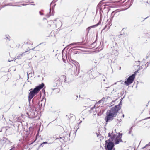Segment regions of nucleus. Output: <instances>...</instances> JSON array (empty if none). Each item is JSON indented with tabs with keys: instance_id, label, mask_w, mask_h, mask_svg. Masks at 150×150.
Returning <instances> with one entry per match:
<instances>
[{
	"instance_id": "1",
	"label": "nucleus",
	"mask_w": 150,
	"mask_h": 150,
	"mask_svg": "<svg viewBox=\"0 0 150 150\" xmlns=\"http://www.w3.org/2000/svg\"><path fill=\"white\" fill-rule=\"evenodd\" d=\"M122 104H119L118 105L112 107L110 110L107 111V116L105 118L106 122L112 120L114 117L116 116L118 111L121 108L120 105Z\"/></svg>"
},
{
	"instance_id": "2",
	"label": "nucleus",
	"mask_w": 150,
	"mask_h": 150,
	"mask_svg": "<svg viewBox=\"0 0 150 150\" xmlns=\"http://www.w3.org/2000/svg\"><path fill=\"white\" fill-rule=\"evenodd\" d=\"M33 104H29V106L30 107L29 112L27 113L28 117L30 118H34L38 117L39 118V117L37 112L36 109L35 107V105H33Z\"/></svg>"
},
{
	"instance_id": "3",
	"label": "nucleus",
	"mask_w": 150,
	"mask_h": 150,
	"mask_svg": "<svg viewBox=\"0 0 150 150\" xmlns=\"http://www.w3.org/2000/svg\"><path fill=\"white\" fill-rule=\"evenodd\" d=\"M45 86L43 83L39 84L38 86H36L33 89H31L29 90L30 91L29 93L28 96L30 99H32L33 97L37 94L39 91L42 89Z\"/></svg>"
},
{
	"instance_id": "4",
	"label": "nucleus",
	"mask_w": 150,
	"mask_h": 150,
	"mask_svg": "<svg viewBox=\"0 0 150 150\" xmlns=\"http://www.w3.org/2000/svg\"><path fill=\"white\" fill-rule=\"evenodd\" d=\"M86 74L89 75V78L90 79L95 78L98 76V75L101 74L95 69H94L93 68H91V69L89 70L87 72Z\"/></svg>"
},
{
	"instance_id": "5",
	"label": "nucleus",
	"mask_w": 150,
	"mask_h": 150,
	"mask_svg": "<svg viewBox=\"0 0 150 150\" xmlns=\"http://www.w3.org/2000/svg\"><path fill=\"white\" fill-rule=\"evenodd\" d=\"M105 148L107 150H115V149L113 148L114 146L113 142L110 141V139L105 141Z\"/></svg>"
},
{
	"instance_id": "6",
	"label": "nucleus",
	"mask_w": 150,
	"mask_h": 150,
	"mask_svg": "<svg viewBox=\"0 0 150 150\" xmlns=\"http://www.w3.org/2000/svg\"><path fill=\"white\" fill-rule=\"evenodd\" d=\"M138 71V70L134 74L129 76L127 79L125 81L124 83L125 85L128 86L133 83L135 78V73L137 72Z\"/></svg>"
},
{
	"instance_id": "7",
	"label": "nucleus",
	"mask_w": 150,
	"mask_h": 150,
	"mask_svg": "<svg viewBox=\"0 0 150 150\" xmlns=\"http://www.w3.org/2000/svg\"><path fill=\"white\" fill-rule=\"evenodd\" d=\"M57 0H53V1L50 3L49 12L50 15H49V14H48L47 15V16H48L47 17H48L50 16H53L54 15V8L56 5L55 3Z\"/></svg>"
},
{
	"instance_id": "8",
	"label": "nucleus",
	"mask_w": 150,
	"mask_h": 150,
	"mask_svg": "<svg viewBox=\"0 0 150 150\" xmlns=\"http://www.w3.org/2000/svg\"><path fill=\"white\" fill-rule=\"evenodd\" d=\"M122 134L119 133V135L117 136L115 139V144H118L121 142H122V140L121 139Z\"/></svg>"
},
{
	"instance_id": "9",
	"label": "nucleus",
	"mask_w": 150,
	"mask_h": 150,
	"mask_svg": "<svg viewBox=\"0 0 150 150\" xmlns=\"http://www.w3.org/2000/svg\"><path fill=\"white\" fill-rule=\"evenodd\" d=\"M101 21H99V22L98 23H97L95 25H92V26H90V27H88L86 29V31L87 32V34H88V32H89V28H95V27H96L98 26L100 24H101Z\"/></svg>"
},
{
	"instance_id": "10",
	"label": "nucleus",
	"mask_w": 150,
	"mask_h": 150,
	"mask_svg": "<svg viewBox=\"0 0 150 150\" xmlns=\"http://www.w3.org/2000/svg\"><path fill=\"white\" fill-rule=\"evenodd\" d=\"M101 21H99V22L98 23H97L95 25H92V26H90V27H88L86 29V31L87 32V34H88V32H89V28H95V27H96L98 26L100 24H101Z\"/></svg>"
},
{
	"instance_id": "11",
	"label": "nucleus",
	"mask_w": 150,
	"mask_h": 150,
	"mask_svg": "<svg viewBox=\"0 0 150 150\" xmlns=\"http://www.w3.org/2000/svg\"><path fill=\"white\" fill-rule=\"evenodd\" d=\"M108 134V137H110V139H109L110 140L113 141L116 137V134H113V132L111 134L109 133Z\"/></svg>"
},
{
	"instance_id": "12",
	"label": "nucleus",
	"mask_w": 150,
	"mask_h": 150,
	"mask_svg": "<svg viewBox=\"0 0 150 150\" xmlns=\"http://www.w3.org/2000/svg\"><path fill=\"white\" fill-rule=\"evenodd\" d=\"M28 49H27V50L26 51H25V52H23L22 54L18 55L17 57V58L18 59H19L22 57L23 55H25V54L28 52V51L29 50H30V49H29V48L28 47Z\"/></svg>"
},
{
	"instance_id": "13",
	"label": "nucleus",
	"mask_w": 150,
	"mask_h": 150,
	"mask_svg": "<svg viewBox=\"0 0 150 150\" xmlns=\"http://www.w3.org/2000/svg\"><path fill=\"white\" fill-rule=\"evenodd\" d=\"M7 6H18V5H13L12 3H9L8 4H6L2 6L1 8H0V10L2 8Z\"/></svg>"
},
{
	"instance_id": "14",
	"label": "nucleus",
	"mask_w": 150,
	"mask_h": 150,
	"mask_svg": "<svg viewBox=\"0 0 150 150\" xmlns=\"http://www.w3.org/2000/svg\"><path fill=\"white\" fill-rule=\"evenodd\" d=\"M83 43V42H74L70 44L68 46L70 47L71 46L74 45H81Z\"/></svg>"
},
{
	"instance_id": "15",
	"label": "nucleus",
	"mask_w": 150,
	"mask_h": 150,
	"mask_svg": "<svg viewBox=\"0 0 150 150\" xmlns=\"http://www.w3.org/2000/svg\"><path fill=\"white\" fill-rule=\"evenodd\" d=\"M58 21V23H55V25L56 26H58V27H59L60 26V25H62V23L61 21L59 20L58 18H57L54 20V21Z\"/></svg>"
},
{
	"instance_id": "16",
	"label": "nucleus",
	"mask_w": 150,
	"mask_h": 150,
	"mask_svg": "<svg viewBox=\"0 0 150 150\" xmlns=\"http://www.w3.org/2000/svg\"><path fill=\"white\" fill-rule=\"evenodd\" d=\"M2 141H3V143H6L7 144H8L10 143V141L6 137H3L2 139Z\"/></svg>"
},
{
	"instance_id": "17",
	"label": "nucleus",
	"mask_w": 150,
	"mask_h": 150,
	"mask_svg": "<svg viewBox=\"0 0 150 150\" xmlns=\"http://www.w3.org/2000/svg\"><path fill=\"white\" fill-rule=\"evenodd\" d=\"M95 104V105H94V106L93 107L91 108H90V110L91 111L92 110L93 111H94V110H96V108H97L96 107V104Z\"/></svg>"
},
{
	"instance_id": "18",
	"label": "nucleus",
	"mask_w": 150,
	"mask_h": 150,
	"mask_svg": "<svg viewBox=\"0 0 150 150\" xmlns=\"http://www.w3.org/2000/svg\"><path fill=\"white\" fill-rule=\"evenodd\" d=\"M100 6H99L98 7H97V8H98V9L99 8L100 9L99 12L100 16V19H101L102 18V16L101 13V11H102V12H103V11H102V8L100 7Z\"/></svg>"
},
{
	"instance_id": "19",
	"label": "nucleus",
	"mask_w": 150,
	"mask_h": 150,
	"mask_svg": "<svg viewBox=\"0 0 150 150\" xmlns=\"http://www.w3.org/2000/svg\"><path fill=\"white\" fill-rule=\"evenodd\" d=\"M57 84L56 82H53L51 85V86L52 87L53 86L54 87L56 88L57 87Z\"/></svg>"
},
{
	"instance_id": "20",
	"label": "nucleus",
	"mask_w": 150,
	"mask_h": 150,
	"mask_svg": "<svg viewBox=\"0 0 150 150\" xmlns=\"http://www.w3.org/2000/svg\"><path fill=\"white\" fill-rule=\"evenodd\" d=\"M64 137H59V138L57 137V138H54V139L55 140L59 139V141L60 142H61V140H64Z\"/></svg>"
},
{
	"instance_id": "21",
	"label": "nucleus",
	"mask_w": 150,
	"mask_h": 150,
	"mask_svg": "<svg viewBox=\"0 0 150 150\" xmlns=\"http://www.w3.org/2000/svg\"><path fill=\"white\" fill-rule=\"evenodd\" d=\"M93 102L94 103H102V102L103 103V100H102V99L100 100H99L98 101V102H97L96 101H95V100H93Z\"/></svg>"
},
{
	"instance_id": "22",
	"label": "nucleus",
	"mask_w": 150,
	"mask_h": 150,
	"mask_svg": "<svg viewBox=\"0 0 150 150\" xmlns=\"http://www.w3.org/2000/svg\"><path fill=\"white\" fill-rule=\"evenodd\" d=\"M46 101V99L45 98L42 97L40 101V102H42V103H45Z\"/></svg>"
},
{
	"instance_id": "23",
	"label": "nucleus",
	"mask_w": 150,
	"mask_h": 150,
	"mask_svg": "<svg viewBox=\"0 0 150 150\" xmlns=\"http://www.w3.org/2000/svg\"><path fill=\"white\" fill-rule=\"evenodd\" d=\"M48 144V143H47V142H44L42 143H41V144L40 145V146L43 147V146H44V144ZM51 144L50 143H48V144Z\"/></svg>"
},
{
	"instance_id": "24",
	"label": "nucleus",
	"mask_w": 150,
	"mask_h": 150,
	"mask_svg": "<svg viewBox=\"0 0 150 150\" xmlns=\"http://www.w3.org/2000/svg\"><path fill=\"white\" fill-rule=\"evenodd\" d=\"M5 37H6V38L8 39L9 41L10 40V36L8 35H5Z\"/></svg>"
},
{
	"instance_id": "25",
	"label": "nucleus",
	"mask_w": 150,
	"mask_h": 150,
	"mask_svg": "<svg viewBox=\"0 0 150 150\" xmlns=\"http://www.w3.org/2000/svg\"><path fill=\"white\" fill-rule=\"evenodd\" d=\"M116 11H113L111 13V15L112 16L113 14V17H114V16L115 15V14L116 13V12H115Z\"/></svg>"
},
{
	"instance_id": "26",
	"label": "nucleus",
	"mask_w": 150,
	"mask_h": 150,
	"mask_svg": "<svg viewBox=\"0 0 150 150\" xmlns=\"http://www.w3.org/2000/svg\"><path fill=\"white\" fill-rule=\"evenodd\" d=\"M132 127H131V128L129 129V131L128 133L129 134H131L132 131Z\"/></svg>"
},
{
	"instance_id": "27",
	"label": "nucleus",
	"mask_w": 150,
	"mask_h": 150,
	"mask_svg": "<svg viewBox=\"0 0 150 150\" xmlns=\"http://www.w3.org/2000/svg\"><path fill=\"white\" fill-rule=\"evenodd\" d=\"M118 89L117 88H114L113 90V92H115Z\"/></svg>"
},
{
	"instance_id": "28",
	"label": "nucleus",
	"mask_w": 150,
	"mask_h": 150,
	"mask_svg": "<svg viewBox=\"0 0 150 150\" xmlns=\"http://www.w3.org/2000/svg\"><path fill=\"white\" fill-rule=\"evenodd\" d=\"M115 46H114V47L116 48H117V44L116 42H115Z\"/></svg>"
},
{
	"instance_id": "29",
	"label": "nucleus",
	"mask_w": 150,
	"mask_h": 150,
	"mask_svg": "<svg viewBox=\"0 0 150 150\" xmlns=\"http://www.w3.org/2000/svg\"><path fill=\"white\" fill-rule=\"evenodd\" d=\"M15 147L14 146H12L11 148L10 149V150H14L15 149Z\"/></svg>"
},
{
	"instance_id": "30",
	"label": "nucleus",
	"mask_w": 150,
	"mask_h": 150,
	"mask_svg": "<svg viewBox=\"0 0 150 150\" xmlns=\"http://www.w3.org/2000/svg\"><path fill=\"white\" fill-rule=\"evenodd\" d=\"M64 82L65 83H68V84H69V83L70 82H69V81H67V80L66 79H65L64 80Z\"/></svg>"
},
{
	"instance_id": "31",
	"label": "nucleus",
	"mask_w": 150,
	"mask_h": 150,
	"mask_svg": "<svg viewBox=\"0 0 150 150\" xmlns=\"http://www.w3.org/2000/svg\"><path fill=\"white\" fill-rule=\"evenodd\" d=\"M39 14L41 15H43V13L41 12L40 11L39 12Z\"/></svg>"
},
{
	"instance_id": "32",
	"label": "nucleus",
	"mask_w": 150,
	"mask_h": 150,
	"mask_svg": "<svg viewBox=\"0 0 150 150\" xmlns=\"http://www.w3.org/2000/svg\"><path fill=\"white\" fill-rule=\"evenodd\" d=\"M32 74L30 73H29V74H28V73H27L28 79L29 75Z\"/></svg>"
},
{
	"instance_id": "33",
	"label": "nucleus",
	"mask_w": 150,
	"mask_h": 150,
	"mask_svg": "<svg viewBox=\"0 0 150 150\" xmlns=\"http://www.w3.org/2000/svg\"><path fill=\"white\" fill-rule=\"evenodd\" d=\"M94 63L95 64H97L98 63V61H97L96 60H95V61H94Z\"/></svg>"
},
{
	"instance_id": "34",
	"label": "nucleus",
	"mask_w": 150,
	"mask_h": 150,
	"mask_svg": "<svg viewBox=\"0 0 150 150\" xmlns=\"http://www.w3.org/2000/svg\"><path fill=\"white\" fill-rule=\"evenodd\" d=\"M117 121H118L119 122H120L122 121V120L121 119H118Z\"/></svg>"
},
{
	"instance_id": "35",
	"label": "nucleus",
	"mask_w": 150,
	"mask_h": 150,
	"mask_svg": "<svg viewBox=\"0 0 150 150\" xmlns=\"http://www.w3.org/2000/svg\"><path fill=\"white\" fill-rule=\"evenodd\" d=\"M32 99H30L29 98V97H28V101H29V103H30V101H31V100Z\"/></svg>"
},
{
	"instance_id": "36",
	"label": "nucleus",
	"mask_w": 150,
	"mask_h": 150,
	"mask_svg": "<svg viewBox=\"0 0 150 150\" xmlns=\"http://www.w3.org/2000/svg\"><path fill=\"white\" fill-rule=\"evenodd\" d=\"M121 1H122V0H120V1L118 0V1H115V2L116 3H118L120 2Z\"/></svg>"
},
{
	"instance_id": "37",
	"label": "nucleus",
	"mask_w": 150,
	"mask_h": 150,
	"mask_svg": "<svg viewBox=\"0 0 150 150\" xmlns=\"http://www.w3.org/2000/svg\"><path fill=\"white\" fill-rule=\"evenodd\" d=\"M35 100V98H34L33 100H32V102L33 103H34V100Z\"/></svg>"
},
{
	"instance_id": "38",
	"label": "nucleus",
	"mask_w": 150,
	"mask_h": 150,
	"mask_svg": "<svg viewBox=\"0 0 150 150\" xmlns=\"http://www.w3.org/2000/svg\"><path fill=\"white\" fill-rule=\"evenodd\" d=\"M42 91L43 92H44V93L45 94V90L44 89H42Z\"/></svg>"
},
{
	"instance_id": "39",
	"label": "nucleus",
	"mask_w": 150,
	"mask_h": 150,
	"mask_svg": "<svg viewBox=\"0 0 150 150\" xmlns=\"http://www.w3.org/2000/svg\"><path fill=\"white\" fill-rule=\"evenodd\" d=\"M78 53H79L77 51H76L74 52V54H76Z\"/></svg>"
},
{
	"instance_id": "40",
	"label": "nucleus",
	"mask_w": 150,
	"mask_h": 150,
	"mask_svg": "<svg viewBox=\"0 0 150 150\" xmlns=\"http://www.w3.org/2000/svg\"><path fill=\"white\" fill-rule=\"evenodd\" d=\"M27 5V4H22L21 5H22V6H26V5Z\"/></svg>"
},
{
	"instance_id": "41",
	"label": "nucleus",
	"mask_w": 150,
	"mask_h": 150,
	"mask_svg": "<svg viewBox=\"0 0 150 150\" xmlns=\"http://www.w3.org/2000/svg\"><path fill=\"white\" fill-rule=\"evenodd\" d=\"M121 33H122V32H121V34L120 35H119V38H120V36L122 35V34H121Z\"/></svg>"
},
{
	"instance_id": "42",
	"label": "nucleus",
	"mask_w": 150,
	"mask_h": 150,
	"mask_svg": "<svg viewBox=\"0 0 150 150\" xmlns=\"http://www.w3.org/2000/svg\"><path fill=\"white\" fill-rule=\"evenodd\" d=\"M56 89V88H53L52 87H51V89H52L53 90L55 89Z\"/></svg>"
},
{
	"instance_id": "43",
	"label": "nucleus",
	"mask_w": 150,
	"mask_h": 150,
	"mask_svg": "<svg viewBox=\"0 0 150 150\" xmlns=\"http://www.w3.org/2000/svg\"><path fill=\"white\" fill-rule=\"evenodd\" d=\"M148 145H150V144H149V143L148 144H147V145H146V146H145V147H143V148H145L146 146H148Z\"/></svg>"
},
{
	"instance_id": "44",
	"label": "nucleus",
	"mask_w": 150,
	"mask_h": 150,
	"mask_svg": "<svg viewBox=\"0 0 150 150\" xmlns=\"http://www.w3.org/2000/svg\"><path fill=\"white\" fill-rule=\"evenodd\" d=\"M148 17H146V18H145L142 21H144V20L146 19H147Z\"/></svg>"
},
{
	"instance_id": "45",
	"label": "nucleus",
	"mask_w": 150,
	"mask_h": 150,
	"mask_svg": "<svg viewBox=\"0 0 150 150\" xmlns=\"http://www.w3.org/2000/svg\"><path fill=\"white\" fill-rule=\"evenodd\" d=\"M124 114H123L122 115V117H124Z\"/></svg>"
},
{
	"instance_id": "46",
	"label": "nucleus",
	"mask_w": 150,
	"mask_h": 150,
	"mask_svg": "<svg viewBox=\"0 0 150 150\" xmlns=\"http://www.w3.org/2000/svg\"><path fill=\"white\" fill-rule=\"evenodd\" d=\"M35 47H34V48H32V50H34V49H35Z\"/></svg>"
},
{
	"instance_id": "47",
	"label": "nucleus",
	"mask_w": 150,
	"mask_h": 150,
	"mask_svg": "<svg viewBox=\"0 0 150 150\" xmlns=\"http://www.w3.org/2000/svg\"><path fill=\"white\" fill-rule=\"evenodd\" d=\"M82 122V121H81L79 122V124H80L81 123V122Z\"/></svg>"
},
{
	"instance_id": "48",
	"label": "nucleus",
	"mask_w": 150,
	"mask_h": 150,
	"mask_svg": "<svg viewBox=\"0 0 150 150\" xmlns=\"http://www.w3.org/2000/svg\"><path fill=\"white\" fill-rule=\"evenodd\" d=\"M119 103H122V101H121H121H120V102H119Z\"/></svg>"
},
{
	"instance_id": "49",
	"label": "nucleus",
	"mask_w": 150,
	"mask_h": 150,
	"mask_svg": "<svg viewBox=\"0 0 150 150\" xmlns=\"http://www.w3.org/2000/svg\"><path fill=\"white\" fill-rule=\"evenodd\" d=\"M133 0H131V2H133Z\"/></svg>"
},
{
	"instance_id": "50",
	"label": "nucleus",
	"mask_w": 150,
	"mask_h": 150,
	"mask_svg": "<svg viewBox=\"0 0 150 150\" xmlns=\"http://www.w3.org/2000/svg\"><path fill=\"white\" fill-rule=\"evenodd\" d=\"M75 97H76L77 98L78 97V96H75Z\"/></svg>"
},
{
	"instance_id": "51",
	"label": "nucleus",
	"mask_w": 150,
	"mask_h": 150,
	"mask_svg": "<svg viewBox=\"0 0 150 150\" xmlns=\"http://www.w3.org/2000/svg\"><path fill=\"white\" fill-rule=\"evenodd\" d=\"M12 61V60H8V62H11V61Z\"/></svg>"
},
{
	"instance_id": "52",
	"label": "nucleus",
	"mask_w": 150,
	"mask_h": 150,
	"mask_svg": "<svg viewBox=\"0 0 150 150\" xmlns=\"http://www.w3.org/2000/svg\"><path fill=\"white\" fill-rule=\"evenodd\" d=\"M31 5H35V4H31Z\"/></svg>"
},
{
	"instance_id": "53",
	"label": "nucleus",
	"mask_w": 150,
	"mask_h": 150,
	"mask_svg": "<svg viewBox=\"0 0 150 150\" xmlns=\"http://www.w3.org/2000/svg\"><path fill=\"white\" fill-rule=\"evenodd\" d=\"M121 69V67H120V68H119V69H120H120Z\"/></svg>"
},
{
	"instance_id": "54",
	"label": "nucleus",
	"mask_w": 150,
	"mask_h": 150,
	"mask_svg": "<svg viewBox=\"0 0 150 150\" xmlns=\"http://www.w3.org/2000/svg\"><path fill=\"white\" fill-rule=\"evenodd\" d=\"M79 47L77 46V47Z\"/></svg>"
},
{
	"instance_id": "55",
	"label": "nucleus",
	"mask_w": 150,
	"mask_h": 150,
	"mask_svg": "<svg viewBox=\"0 0 150 150\" xmlns=\"http://www.w3.org/2000/svg\"><path fill=\"white\" fill-rule=\"evenodd\" d=\"M149 102H150V101H148V103H149Z\"/></svg>"
},
{
	"instance_id": "56",
	"label": "nucleus",
	"mask_w": 150,
	"mask_h": 150,
	"mask_svg": "<svg viewBox=\"0 0 150 150\" xmlns=\"http://www.w3.org/2000/svg\"><path fill=\"white\" fill-rule=\"evenodd\" d=\"M123 29H123L122 30V31H123Z\"/></svg>"
},
{
	"instance_id": "57",
	"label": "nucleus",
	"mask_w": 150,
	"mask_h": 150,
	"mask_svg": "<svg viewBox=\"0 0 150 150\" xmlns=\"http://www.w3.org/2000/svg\"><path fill=\"white\" fill-rule=\"evenodd\" d=\"M38 103H39V102H38Z\"/></svg>"
},
{
	"instance_id": "58",
	"label": "nucleus",
	"mask_w": 150,
	"mask_h": 150,
	"mask_svg": "<svg viewBox=\"0 0 150 150\" xmlns=\"http://www.w3.org/2000/svg\"><path fill=\"white\" fill-rule=\"evenodd\" d=\"M91 28H89V29L90 30Z\"/></svg>"
},
{
	"instance_id": "59",
	"label": "nucleus",
	"mask_w": 150,
	"mask_h": 150,
	"mask_svg": "<svg viewBox=\"0 0 150 150\" xmlns=\"http://www.w3.org/2000/svg\"><path fill=\"white\" fill-rule=\"evenodd\" d=\"M31 3H34V2H31Z\"/></svg>"
},
{
	"instance_id": "60",
	"label": "nucleus",
	"mask_w": 150,
	"mask_h": 150,
	"mask_svg": "<svg viewBox=\"0 0 150 150\" xmlns=\"http://www.w3.org/2000/svg\"><path fill=\"white\" fill-rule=\"evenodd\" d=\"M138 62H140V61H138Z\"/></svg>"
},
{
	"instance_id": "61",
	"label": "nucleus",
	"mask_w": 150,
	"mask_h": 150,
	"mask_svg": "<svg viewBox=\"0 0 150 150\" xmlns=\"http://www.w3.org/2000/svg\"><path fill=\"white\" fill-rule=\"evenodd\" d=\"M97 8L98 9H97V10H98V8Z\"/></svg>"
},
{
	"instance_id": "62",
	"label": "nucleus",
	"mask_w": 150,
	"mask_h": 150,
	"mask_svg": "<svg viewBox=\"0 0 150 150\" xmlns=\"http://www.w3.org/2000/svg\"><path fill=\"white\" fill-rule=\"evenodd\" d=\"M150 63V62H149V63Z\"/></svg>"
},
{
	"instance_id": "63",
	"label": "nucleus",
	"mask_w": 150,
	"mask_h": 150,
	"mask_svg": "<svg viewBox=\"0 0 150 150\" xmlns=\"http://www.w3.org/2000/svg\"><path fill=\"white\" fill-rule=\"evenodd\" d=\"M114 102L113 101H112V102Z\"/></svg>"
},
{
	"instance_id": "64",
	"label": "nucleus",
	"mask_w": 150,
	"mask_h": 150,
	"mask_svg": "<svg viewBox=\"0 0 150 150\" xmlns=\"http://www.w3.org/2000/svg\"><path fill=\"white\" fill-rule=\"evenodd\" d=\"M9 150H10V149Z\"/></svg>"
}]
</instances>
